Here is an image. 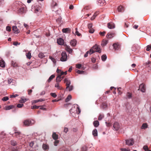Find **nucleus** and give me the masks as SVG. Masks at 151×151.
Listing matches in <instances>:
<instances>
[{"label": "nucleus", "instance_id": "1", "mask_svg": "<svg viewBox=\"0 0 151 151\" xmlns=\"http://www.w3.org/2000/svg\"><path fill=\"white\" fill-rule=\"evenodd\" d=\"M96 52L99 53L101 52V49L100 48V46L96 44L93 46L89 50V54L91 55L93 53Z\"/></svg>", "mask_w": 151, "mask_h": 151}, {"label": "nucleus", "instance_id": "2", "mask_svg": "<svg viewBox=\"0 0 151 151\" xmlns=\"http://www.w3.org/2000/svg\"><path fill=\"white\" fill-rule=\"evenodd\" d=\"M35 123V121L33 120H26L23 122L24 126H28L32 125Z\"/></svg>", "mask_w": 151, "mask_h": 151}, {"label": "nucleus", "instance_id": "3", "mask_svg": "<svg viewBox=\"0 0 151 151\" xmlns=\"http://www.w3.org/2000/svg\"><path fill=\"white\" fill-rule=\"evenodd\" d=\"M62 57L60 58V60L63 62L67 60V56L65 52H63L61 53Z\"/></svg>", "mask_w": 151, "mask_h": 151}, {"label": "nucleus", "instance_id": "4", "mask_svg": "<svg viewBox=\"0 0 151 151\" xmlns=\"http://www.w3.org/2000/svg\"><path fill=\"white\" fill-rule=\"evenodd\" d=\"M32 9L33 11L37 14H39L41 12L40 7L37 6H35L34 8H32Z\"/></svg>", "mask_w": 151, "mask_h": 151}, {"label": "nucleus", "instance_id": "5", "mask_svg": "<svg viewBox=\"0 0 151 151\" xmlns=\"http://www.w3.org/2000/svg\"><path fill=\"white\" fill-rule=\"evenodd\" d=\"M126 144L129 146L132 145L134 143V140L133 139H127L126 140Z\"/></svg>", "mask_w": 151, "mask_h": 151}, {"label": "nucleus", "instance_id": "6", "mask_svg": "<svg viewBox=\"0 0 151 151\" xmlns=\"http://www.w3.org/2000/svg\"><path fill=\"white\" fill-rule=\"evenodd\" d=\"M113 127L115 130H118L120 128V126L119 123L117 122H116L114 124Z\"/></svg>", "mask_w": 151, "mask_h": 151}, {"label": "nucleus", "instance_id": "7", "mask_svg": "<svg viewBox=\"0 0 151 151\" xmlns=\"http://www.w3.org/2000/svg\"><path fill=\"white\" fill-rule=\"evenodd\" d=\"M139 89L142 92H145V85L142 84L139 86Z\"/></svg>", "mask_w": 151, "mask_h": 151}, {"label": "nucleus", "instance_id": "8", "mask_svg": "<svg viewBox=\"0 0 151 151\" xmlns=\"http://www.w3.org/2000/svg\"><path fill=\"white\" fill-rule=\"evenodd\" d=\"M108 27L109 29H112L115 27V24L112 22H110L108 23Z\"/></svg>", "mask_w": 151, "mask_h": 151}, {"label": "nucleus", "instance_id": "9", "mask_svg": "<svg viewBox=\"0 0 151 151\" xmlns=\"http://www.w3.org/2000/svg\"><path fill=\"white\" fill-rule=\"evenodd\" d=\"M12 27V30L15 33L17 34L19 32V30L16 26H14Z\"/></svg>", "mask_w": 151, "mask_h": 151}, {"label": "nucleus", "instance_id": "10", "mask_svg": "<svg viewBox=\"0 0 151 151\" xmlns=\"http://www.w3.org/2000/svg\"><path fill=\"white\" fill-rule=\"evenodd\" d=\"M115 35L114 33H108L106 35L107 38L109 39H111Z\"/></svg>", "mask_w": 151, "mask_h": 151}, {"label": "nucleus", "instance_id": "11", "mask_svg": "<svg viewBox=\"0 0 151 151\" xmlns=\"http://www.w3.org/2000/svg\"><path fill=\"white\" fill-rule=\"evenodd\" d=\"M65 49L66 51L69 53L70 54L72 52L73 50L70 48L69 46L68 45L66 46Z\"/></svg>", "mask_w": 151, "mask_h": 151}, {"label": "nucleus", "instance_id": "12", "mask_svg": "<svg viewBox=\"0 0 151 151\" xmlns=\"http://www.w3.org/2000/svg\"><path fill=\"white\" fill-rule=\"evenodd\" d=\"M42 148L44 150L47 151L49 149V146L46 144H43L42 145Z\"/></svg>", "mask_w": 151, "mask_h": 151}, {"label": "nucleus", "instance_id": "13", "mask_svg": "<svg viewBox=\"0 0 151 151\" xmlns=\"http://www.w3.org/2000/svg\"><path fill=\"white\" fill-rule=\"evenodd\" d=\"M58 43L60 45H62L64 44V40L61 38H60L57 39Z\"/></svg>", "mask_w": 151, "mask_h": 151}, {"label": "nucleus", "instance_id": "14", "mask_svg": "<svg viewBox=\"0 0 151 151\" xmlns=\"http://www.w3.org/2000/svg\"><path fill=\"white\" fill-rule=\"evenodd\" d=\"M62 32L63 33H69L70 32V30L69 28H63L62 29Z\"/></svg>", "mask_w": 151, "mask_h": 151}, {"label": "nucleus", "instance_id": "15", "mask_svg": "<svg viewBox=\"0 0 151 151\" xmlns=\"http://www.w3.org/2000/svg\"><path fill=\"white\" fill-rule=\"evenodd\" d=\"M63 78V77H61L60 76H58L56 78V82L57 83H59L61 81L62 79Z\"/></svg>", "mask_w": 151, "mask_h": 151}, {"label": "nucleus", "instance_id": "16", "mask_svg": "<svg viewBox=\"0 0 151 151\" xmlns=\"http://www.w3.org/2000/svg\"><path fill=\"white\" fill-rule=\"evenodd\" d=\"M14 107V106L12 105H10L8 106H6L4 108V109L6 110H9L12 109Z\"/></svg>", "mask_w": 151, "mask_h": 151}, {"label": "nucleus", "instance_id": "17", "mask_svg": "<svg viewBox=\"0 0 151 151\" xmlns=\"http://www.w3.org/2000/svg\"><path fill=\"white\" fill-rule=\"evenodd\" d=\"M76 44V41L75 40H73L70 42V45L72 46H75Z\"/></svg>", "mask_w": 151, "mask_h": 151}, {"label": "nucleus", "instance_id": "18", "mask_svg": "<svg viewBox=\"0 0 151 151\" xmlns=\"http://www.w3.org/2000/svg\"><path fill=\"white\" fill-rule=\"evenodd\" d=\"M14 135L17 138L19 139L22 138L21 137H20V135L21 134L19 132H15L13 135Z\"/></svg>", "mask_w": 151, "mask_h": 151}, {"label": "nucleus", "instance_id": "19", "mask_svg": "<svg viewBox=\"0 0 151 151\" xmlns=\"http://www.w3.org/2000/svg\"><path fill=\"white\" fill-rule=\"evenodd\" d=\"M113 46L114 47V48L115 50H118L119 49L120 46L119 45L115 43L113 45Z\"/></svg>", "mask_w": 151, "mask_h": 151}, {"label": "nucleus", "instance_id": "20", "mask_svg": "<svg viewBox=\"0 0 151 151\" xmlns=\"http://www.w3.org/2000/svg\"><path fill=\"white\" fill-rule=\"evenodd\" d=\"M117 10L118 12H122L124 11V8L123 6H120L118 7Z\"/></svg>", "mask_w": 151, "mask_h": 151}, {"label": "nucleus", "instance_id": "21", "mask_svg": "<svg viewBox=\"0 0 151 151\" xmlns=\"http://www.w3.org/2000/svg\"><path fill=\"white\" fill-rule=\"evenodd\" d=\"M108 43V40H103L101 42V45L102 46H105Z\"/></svg>", "mask_w": 151, "mask_h": 151}, {"label": "nucleus", "instance_id": "22", "mask_svg": "<svg viewBox=\"0 0 151 151\" xmlns=\"http://www.w3.org/2000/svg\"><path fill=\"white\" fill-rule=\"evenodd\" d=\"M0 66L2 68H4L5 66V62L3 60L0 61Z\"/></svg>", "mask_w": 151, "mask_h": 151}, {"label": "nucleus", "instance_id": "23", "mask_svg": "<svg viewBox=\"0 0 151 151\" xmlns=\"http://www.w3.org/2000/svg\"><path fill=\"white\" fill-rule=\"evenodd\" d=\"M147 127H148V125L147 123H143L142 124L141 128V129H145L147 128Z\"/></svg>", "mask_w": 151, "mask_h": 151}, {"label": "nucleus", "instance_id": "24", "mask_svg": "<svg viewBox=\"0 0 151 151\" xmlns=\"http://www.w3.org/2000/svg\"><path fill=\"white\" fill-rule=\"evenodd\" d=\"M52 138L55 140H56L58 138V136L55 132H53L52 134Z\"/></svg>", "mask_w": 151, "mask_h": 151}, {"label": "nucleus", "instance_id": "25", "mask_svg": "<svg viewBox=\"0 0 151 151\" xmlns=\"http://www.w3.org/2000/svg\"><path fill=\"white\" fill-rule=\"evenodd\" d=\"M76 113L77 114H79L81 112V110L80 109L78 105H76Z\"/></svg>", "mask_w": 151, "mask_h": 151}, {"label": "nucleus", "instance_id": "26", "mask_svg": "<svg viewBox=\"0 0 151 151\" xmlns=\"http://www.w3.org/2000/svg\"><path fill=\"white\" fill-rule=\"evenodd\" d=\"M92 134L94 136H96L98 135L97 131L96 129H95L93 131Z\"/></svg>", "mask_w": 151, "mask_h": 151}, {"label": "nucleus", "instance_id": "27", "mask_svg": "<svg viewBox=\"0 0 151 151\" xmlns=\"http://www.w3.org/2000/svg\"><path fill=\"white\" fill-rule=\"evenodd\" d=\"M93 124L95 127H97L99 125V122L97 120L93 122Z\"/></svg>", "mask_w": 151, "mask_h": 151}, {"label": "nucleus", "instance_id": "28", "mask_svg": "<svg viewBox=\"0 0 151 151\" xmlns=\"http://www.w3.org/2000/svg\"><path fill=\"white\" fill-rule=\"evenodd\" d=\"M55 87L57 88L59 90H61L62 89V88L59 85V84L58 83L55 84Z\"/></svg>", "mask_w": 151, "mask_h": 151}, {"label": "nucleus", "instance_id": "29", "mask_svg": "<svg viewBox=\"0 0 151 151\" xmlns=\"http://www.w3.org/2000/svg\"><path fill=\"white\" fill-rule=\"evenodd\" d=\"M55 76L54 75H52L48 79L47 81L48 82H50L51 80L55 77Z\"/></svg>", "mask_w": 151, "mask_h": 151}, {"label": "nucleus", "instance_id": "30", "mask_svg": "<svg viewBox=\"0 0 151 151\" xmlns=\"http://www.w3.org/2000/svg\"><path fill=\"white\" fill-rule=\"evenodd\" d=\"M72 98L71 96L70 95H69L65 99L66 102H68Z\"/></svg>", "mask_w": 151, "mask_h": 151}, {"label": "nucleus", "instance_id": "31", "mask_svg": "<svg viewBox=\"0 0 151 151\" xmlns=\"http://www.w3.org/2000/svg\"><path fill=\"white\" fill-rule=\"evenodd\" d=\"M101 59L102 61H105L107 58V56L106 55H103L101 57Z\"/></svg>", "mask_w": 151, "mask_h": 151}, {"label": "nucleus", "instance_id": "32", "mask_svg": "<svg viewBox=\"0 0 151 151\" xmlns=\"http://www.w3.org/2000/svg\"><path fill=\"white\" fill-rule=\"evenodd\" d=\"M27 99H23L21 98V99L19 100V102L22 103H23L26 101Z\"/></svg>", "mask_w": 151, "mask_h": 151}, {"label": "nucleus", "instance_id": "33", "mask_svg": "<svg viewBox=\"0 0 151 151\" xmlns=\"http://www.w3.org/2000/svg\"><path fill=\"white\" fill-rule=\"evenodd\" d=\"M71 83L70 81L69 80L66 83V88L67 89L69 87V86L70 85Z\"/></svg>", "mask_w": 151, "mask_h": 151}, {"label": "nucleus", "instance_id": "34", "mask_svg": "<svg viewBox=\"0 0 151 151\" xmlns=\"http://www.w3.org/2000/svg\"><path fill=\"white\" fill-rule=\"evenodd\" d=\"M104 117V115L102 114H100L98 117V120L99 121L101 120Z\"/></svg>", "mask_w": 151, "mask_h": 151}, {"label": "nucleus", "instance_id": "35", "mask_svg": "<svg viewBox=\"0 0 151 151\" xmlns=\"http://www.w3.org/2000/svg\"><path fill=\"white\" fill-rule=\"evenodd\" d=\"M26 56H27V58L29 59L31 58L32 57L31 54L29 52L28 53H27L26 54Z\"/></svg>", "mask_w": 151, "mask_h": 151}, {"label": "nucleus", "instance_id": "36", "mask_svg": "<svg viewBox=\"0 0 151 151\" xmlns=\"http://www.w3.org/2000/svg\"><path fill=\"white\" fill-rule=\"evenodd\" d=\"M107 106V105L105 103H102V105H101V107L103 109H105Z\"/></svg>", "mask_w": 151, "mask_h": 151}, {"label": "nucleus", "instance_id": "37", "mask_svg": "<svg viewBox=\"0 0 151 151\" xmlns=\"http://www.w3.org/2000/svg\"><path fill=\"white\" fill-rule=\"evenodd\" d=\"M38 56L39 58H43L44 57L45 55H44V54H43V53L41 52V53H39V54H38Z\"/></svg>", "mask_w": 151, "mask_h": 151}, {"label": "nucleus", "instance_id": "38", "mask_svg": "<svg viewBox=\"0 0 151 151\" xmlns=\"http://www.w3.org/2000/svg\"><path fill=\"white\" fill-rule=\"evenodd\" d=\"M120 150L121 151H130V149L129 148H121L120 149Z\"/></svg>", "mask_w": 151, "mask_h": 151}, {"label": "nucleus", "instance_id": "39", "mask_svg": "<svg viewBox=\"0 0 151 151\" xmlns=\"http://www.w3.org/2000/svg\"><path fill=\"white\" fill-rule=\"evenodd\" d=\"M143 149L145 151H147L149 150V148L147 145H145L143 147Z\"/></svg>", "mask_w": 151, "mask_h": 151}, {"label": "nucleus", "instance_id": "40", "mask_svg": "<svg viewBox=\"0 0 151 151\" xmlns=\"http://www.w3.org/2000/svg\"><path fill=\"white\" fill-rule=\"evenodd\" d=\"M49 58L54 63H55L56 61V60H55V59L54 58H52V57L51 56H50Z\"/></svg>", "mask_w": 151, "mask_h": 151}, {"label": "nucleus", "instance_id": "41", "mask_svg": "<svg viewBox=\"0 0 151 151\" xmlns=\"http://www.w3.org/2000/svg\"><path fill=\"white\" fill-rule=\"evenodd\" d=\"M9 99V98L7 96H5L2 99V100L3 101H6L8 100Z\"/></svg>", "mask_w": 151, "mask_h": 151}, {"label": "nucleus", "instance_id": "42", "mask_svg": "<svg viewBox=\"0 0 151 151\" xmlns=\"http://www.w3.org/2000/svg\"><path fill=\"white\" fill-rule=\"evenodd\" d=\"M151 49V45H148L147 47L146 50L149 51Z\"/></svg>", "mask_w": 151, "mask_h": 151}, {"label": "nucleus", "instance_id": "43", "mask_svg": "<svg viewBox=\"0 0 151 151\" xmlns=\"http://www.w3.org/2000/svg\"><path fill=\"white\" fill-rule=\"evenodd\" d=\"M50 94L51 96L53 97L54 98H56L57 96V95L55 93H50Z\"/></svg>", "mask_w": 151, "mask_h": 151}, {"label": "nucleus", "instance_id": "44", "mask_svg": "<svg viewBox=\"0 0 151 151\" xmlns=\"http://www.w3.org/2000/svg\"><path fill=\"white\" fill-rule=\"evenodd\" d=\"M57 5V4L55 2L53 1L52 4V6L53 7H55Z\"/></svg>", "mask_w": 151, "mask_h": 151}, {"label": "nucleus", "instance_id": "45", "mask_svg": "<svg viewBox=\"0 0 151 151\" xmlns=\"http://www.w3.org/2000/svg\"><path fill=\"white\" fill-rule=\"evenodd\" d=\"M11 144L13 146H15L17 144L16 142L14 140L11 141Z\"/></svg>", "mask_w": 151, "mask_h": 151}, {"label": "nucleus", "instance_id": "46", "mask_svg": "<svg viewBox=\"0 0 151 151\" xmlns=\"http://www.w3.org/2000/svg\"><path fill=\"white\" fill-rule=\"evenodd\" d=\"M90 33H93L94 32V30L93 29L91 28L89 29V31H88Z\"/></svg>", "mask_w": 151, "mask_h": 151}, {"label": "nucleus", "instance_id": "47", "mask_svg": "<svg viewBox=\"0 0 151 151\" xmlns=\"http://www.w3.org/2000/svg\"><path fill=\"white\" fill-rule=\"evenodd\" d=\"M76 72L79 74H82L84 72V71L79 70H76Z\"/></svg>", "mask_w": 151, "mask_h": 151}, {"label": "nucleus", "instance_id": "48", "mask_svg": "<svg viewBox=\"0 0 151 151\" xmlns=\"http://www.w3.org/2000/svg\"><path fill=\"white\" fill-rule=\"evenodd\" d=\"M45 106V105H43L41 106H40V109H42L44 110H46V109L45 108H44L43 107Z\"/></svg>", "mask_w": 151, "mask_h": 151}, {"label": "nucleus", "instance_id": "49", "mask_svg": "<svg viewBox=\"0 0 151 151\" xmlns=\"http://www.w3.org/2000/svg\"><path fill=\"white\" fill-rule=\"evenodd\" d=\"M6 31L9 32H10L11 31V27L9 26H7L6 27Z\"/></svg>", "mask_w": 151, "mask_h": 151}, {"label": "nucleus", "instance_id": "50", "mask_svg": "<svg viewBox=\"0 0 151 151\" xmlns=\"http://www.w3.org/2000/svg\"><path fill=\"white\" fill-rule=\"evenodd\" d=\"M82 67V65L81 64H78L76 65V67L78 68H80Z\"/></svg>", "mask_w": 151, "mask_h": 151}, {"label": "nucleus", "instance_id": "51", "mask_svg": "<svg viewBox=\"0 0 151 151\" xmlns=\"http://www.w3.org/2000/svg\"><path fill=\"white\" fill-rule=\"evenodd\" d=\"M127 96L128 98H130L132 97L131 94L129 93H128L127 94Z\"/></svg>", "mask_w": 151, "mask_h": 151}, {"label": "nucleus", "instance_id": "52", "mask_svg": "<svg viewBox=\"0 0 151 151\" xmlns=\"http://www.w3.org/2000/svg\"><path fill=\"white\" fill-rule=\"evenodd\" d=\"M40 107V106H37L36 105L32 107L31 108L32 109H38Z\"/></svg>", "mask_w": 151, "mask_h": 151}, {"label": "nucleus", "instance_id": "53", "mask_svg": "<svg viewBox=\"0 0 151 151\" xmlns=\"http://www.w3.org/2000/svg\"><path fill=\"white\" fill-rule=\"evenodd\" d=\"M54 142V145L55 146H57V144L59 143V141L58 140H56Z\"/></svg>", "mask_w": 151, "mask_h": 151}, {"label": "nucleus", "instance_id": "54", "mask_svg": "<svg viewBox=\"0 0 151 151\" xmlns=\"http://www.w3.org/2000/svg\"><path fill=\"white\" fill-rule=\"evenodd\" d=\"M23 106V104H18L17 105V107H18V108H21Z\"/></svg>", "mask_w": 151, "mask_h": 151}, {"label": "nucleus", "instance_id": "55", "mask_svg": "<svg viewBox=\"0 0 151 151\" xmlns=\"http://www.w3.org/2000/svg\"><path fill=\"white\" fill-rule=\"evenodd\" d=\"M88 29H91V28H92V24H88Z\"/></svg>", "mask_w": 151, "mask_h": 151}, {"label": "nucleus", "instance_id": "56", "mask_svg": "<svg viewBox=\"0 0 151 151\" xmlns=\"http://www.w3.org/2000/svg\"><path fill=\"white\" fill-rule=\"evenodd\" d=\"M19 95L17 94H15V95H10V97L11 98H15L17 96H18Z\"/></svg>", "mask_w": 151, "mask_h": 151}, {"label": "nucleus", "instance_id": "57", "mask_svg": "<svg viewBox=\"0 0 151 151\" xmlns=\"http://www.w3.org/2000/svg\"><path fill=\"white\" fill-rule=\"evenodd\" d=\"M105 32H100L99 33V34L100 35H101L102 36H104L105 35Z\"/></svg>", "mask_w": 151, "mask_h": 151}, {"label": "nucleus", "instance_id": "58", "mask_svg": "<svg viewBox=\"0 0 151 151\" xmlns=\"http://www.w3.org/2000/svg\"><path fill=\"white\" fill-rule=\"evenodd\" d=\"M68 88H69V91H70L73 89V87L72 86H69V87Z\"/></svg>", "mask_w": 151, "mask_h": 151}, {"label": "nucleus", "instance_id": "59", "mask_svg": "<svg viewBox=\"0 0 151 151\" xmlns=\"http://www.w3.org/2000/svg\"><path fill=\"white\" fill-rule=\"evenodd\" d=\"M121 89V88L120 87L117 88V90L118 91V93L119 94H121L122 93V92H121V91L120 90Z\"/></svg>", "mask_w": 151, "mask_h": 151}, {"label": "nucleus", "instance_id": "60", "mask_svg": "<svg viewBox=\"0 0 151 151\" xmlns=\"http://www.w3.org/2000/svg\"><path fill=\"white\" fill-rule=\"evenodd\" d=\"M13 45H14L16 46L18 45H20V43H18L17 42H14Z\"/></svg>", "mask_w": 151, "mask_h": 151}, {"label": "nucleus", "instance_id": "61", "mask_svg": "<svg viewBox=\"0 0 151 151\" xmlns=\"http://www.w3.org/2000/svg\"><path fill=\"white\" fill-rule=\"evenodd\" d=\"M89 53V51H87L86 53L85 54H84V57H87V56H88V54Z\"/></svg>", "mask_w": 151, "mask_h": 151}, {"label": "nucleus", "instance_id": "62", "mask_svg": "<svg viewBox=\"0 0 151 151\" xmlns=\"http://www.w3.org/2000/svg\"><path fill=\"white\" fill-rule=\"evenodd\" d=\"M91 60L92 62L93 63H95L96 62V60L94 58H91Z\"/></svg>", "mask_w": 151, "mask_h": 151}, {"label": "nucleus", "instance_id": "63", "mask_svg": "<svg viewBox=\"0 0 151 151\" xmlns=\"http://www.w3.org/2000/svg\"><path fill=\"white\" fill-rule=\"evenodd\" d=\"M12 79H8V83L9 84H10L12 82Z\"/></svg>", "mask_w": 151, "mask_h": 151}, {"label": "nucleus", "instance_id": "64", "mask_svg": "<svg viewBox=\"0 0 151 151\" xmlns=\"http://www.w3.org/2000/svg\"><path fill=\"white\" fill-rule=\"evenodd\" d=\"M98 68V65L96 64L94 65L93 66V68L95 69H97Z\"/></svg>", "mask_w": 151, "mask_h": 151}]
</instances>
